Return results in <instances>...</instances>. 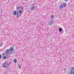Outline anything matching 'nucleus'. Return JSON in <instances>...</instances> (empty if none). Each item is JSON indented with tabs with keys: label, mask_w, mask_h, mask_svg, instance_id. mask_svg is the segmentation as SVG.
<instances>
[{
	"label": "nucleus",
	"mask_w": 74,
	"mask_h": 74,
	"mask_svg": "<svg viewBox=\"0 0 74 74\" xmlns=\"http://www.w3.org/2000/svg\"><path fill=\"white\" fill-rule=\"evenodd\" d=\"M22 11H20V13L18 12H17L15 10L13 12V14L14 15H16L17 18H19L20 16H21L22 15Z\"/></svg>",
	"instance_id": "obj_1"
},
{
	"label": "nucleus",
	"mask_w": 74,
	"mask_h": 74,
	"mask_svg": "<svg viewBox=\"0 0 74 74\" xmlns=\"http://www.w3.org/2000/svg\"><path fill=\"white\" fill-rule=\"evenodd\" d=\"M11 63V62L9 63L7 62H5L4 63H3L2 64V67L3 68H8V66H9V64H10Z\"/></svg>",
	"instance_id": "obj_2"
},
{
	"label": "nucleus",
	"mask_w": 74,
	"mask_h": 74,
	"mask_svg": "<svg viewBox=\"0 0 74 74\" xmlns=\"http://www.w3.org/2000/svg\"><path fill=\"white\" fill-rule=\"evenodd\" d=\"M20 9H22V10H23V7L21 6H18V7H16V11L17 12H18L19 13H20V11H22H22H20Z\"/></svg>",
	"instance_id": "obj_3"
},
{
	"label": "nucleus",
	"mask_w": 74,
	"mask_h": 74,
	"mask_svg": "<svg viewBox=\"0 0 74 74\" xmlns=\"http://www.w3.org/2000/svg\"><path fill=\"white\" fill-rule=\"evenodd\" d=\"M35 8H36V7L34 6H32L31 7V10H33L35 9Z\"/></svg>",
	"instance_id": "obj_4"
},
{
	"label": "nucleus",
	"mask_w": 74,
	"mask_h": 74,
	"mask_svg": "<svg viewBox=\"0 0 74 74\" xmlns=\"http://www.w3.org/2000/svg\"><path fill=\"white\" fill-rule=\"evenodd\" d=\"M4 55L3 56V60H4V59H7V58L6 57V56H5L4 57Z\"/></svg>",
	"instance_id": "obj_5"
},
{
	"label": "nucleus",
	"mask_w": 74,
	"mask_h": 74,
	"mask_svg": "<svg viewBox=\"0 0 74 74\" xmlns=\"http://www.w3.org/2000/svg\"><path fill=\"white\" fill-rule=\"evenodd\" d=\"M71 72L72 71H74V67H73L72 68H71Z\"/></svg>",
	"instance_id": "obj_6"
},
{
	"label": "nucleus",
	"mask_w": 74,
	"mask_h": 74,
	"mask_svg": "<svg viewBox=\"0 0 74 74\" xmlns=\"http://www.w3.org/2000/svg\"><path fill=\"white\" fill-rule=\"evenodd\" d=\"M9 52H10V50H9L8 49L7 51H5V52L6 53H9Z\"/></svg>",
	"instance_id": "obj_7"
},
{
	"label": "nucleus",
	"mask_w": 74,
	"mask_h": 74,
	"mask_svg": "<svg viewBox=\"0 0 74 74\" xmlns=\"http://www.w3.org/2000/svg\"><path fill=\"white\" fill-rule=\"evenodd\" d=\"M62 28H60L59 29V31H60V32H62Z\"/></svg>",
	"instance_id": "obj_8"
},
{
	"label": "nucleus",
	"mask_w": 74,
	"mask_h": 74,
	"mask_svg": "<svg viewBox=\"0 0 74 74\" xmlns=\"http://www.w3.org/2000/svg\"><path fill=\"white\" fill-rule=\"evenodd\" d=\"M14 62L15 63H16L17 62V60H16V59H15L14 60Z\"/></svg>",
	"instance_id": "obj_9"
},
{
	"label": "nucleus",
	"mask_w": 74,
	"mask_h": 74,
	"mask_svg": "<svg viewBox=\"0 0 74 74\" xmlns=\"http://www.w3.org/2000/svg\"><path fill=\"white\" fill-rule=\"evenodd\" d=\"M66 3H63V7H66Z\"/></svg>",
	"instance_id": "obj_10"
},
{
	"label": "nucleus",
	"mask_w": 74,
	"mask_h": 74,
	"mask_svg": "<svg viewBox=\"0 0 74 74\" xmlns=\"http://www.w3.org/2000/svg\"><path fill=\"white\" fill-rule=\"evenodd\" d=\"M63 5H61L60 7V8L61 9H62V8H63Z\"/></svg>",
	"instance_id": "obj_11"
},
{
	"label": "nucleus",
	"mask_w": 74,
	"mask_h": 74,
	"mask_svg": "<svg viewBox=\"0 0 74 74\" xmlns=\"http://www.w3.org/2000/svg\"><path fill=\"white\" fill-rule=\"evenodd\" d=\"M3 45V43L1 42V43L0 44V46L2 47Z\"/></svg>",
	"instance_id": "obj_12"
},
{
	"label": "nucleus",
	"mask_w": 74,
	"mask_h": 74,
	"mask_svg": "<svg viewBox=\"0 0 74 74\" xmlns=\"http://www.w3.org/2000/svg\"><path fill=\"white\" fill-rule=\"evenodd\" d=\"M50 21L51 22V23H53V20L52 19H51Z\"/></svg>",
	"instance_id": "obj_13"
},
{
	"label": "nucleus",
	"mask_w": 74,
	"mask_h": 74,
	"mask_svg": "<svg viewBox=\"0 0 74 74\" xmlns=\"http://www.w3.org/2000/svg\"><path fill=\"white\" fill-rule=\"evenodd\" d=\"M49 25H52V22L51 23L50 22L49 23Z\"/></svg>",
	"instance_id": "obj_14"
},
{
	"label": "nucleus",
	"mask_w": 74,
	"mask_h": 74,
	"mask_svg": "<svg viewBox=\"0 0 74 74\" xmlns=\"http://www.w3.org/2000/svg\"><path fill=\"white\" fill-rule=\"evenodd\" d=\"M18 67H19L20 69H21V66L19 65V64H18Z\"/></svg>",
	"instance_id": "obj_15"
},
{
	"label": "nucleus",
	"mask_w": 74,
	"mask_h": 74,
	"mask_svg": "<svg viewBox=\"0 0 74 74\" xmlns=\"http://www.w3.org/2000/svg\"><path fill=\"white\" fill-rule=\"evenodd\" d=\"M71 74H74V71L71 72Z\"/></svg>",
	"instance_id": "obj_16"
},
{
	"label": "nucleus",
	"mask_w": 74,
	"mask_h": 74,
	"mask_svg": "<svg viewBox=\"0 0 74 74\" xmlns=\"http://www.w3.org/2000/svg\"><path fill=\"white\" fill-rule=\"evenodd\" d=\"M51 18H54V16H53V15H51Z\"/></svg>",
	"instance_id": "obj_17"
},
{
	"label": "nucleus",
	"mask_w": 74,
	"mask_h": 74,
	"mask_svg": "<svg viewBox=\"0 0 74 74\" xmlns=\"http://www.w3.org/2000/svg\"><path fill=\"white\" fill-rule=\"evenodd\" d=\"M10 50H9V51H13V49H12V48H10Z\"/></svg>",
	"instance_id": "obj_18"
},
{
	"label": "nucleus",
	"mask_w": 74,
	"mask_h": 74,
	"mask_svg": "<svg viewBox=\"0 0 74 74\" xmlns=\"http://www.w3.org/2000/svg\"><path fill=\"white\" fill-rule=\"evenodd\" d=\"M1 59V55L0 54V59Z\"/></svg>",
	"instance_id": "obj_19"
},
{
	"label": "nucleus",
	"mask_w": 74,
	"mask_h": 74,
	"mask_svg": "<svg viewBox=\"0 0 74 74\" xmlns=\"http://www.w3.org/2000/svg\"><path fill=\"white\" fill-rule=\"evenodd\" d=\"M65 1L66 2L68 1V0H65Z\"/></svg>",
	"instance_id": "obj_20"
},
{
	"label": "nucleus",
	"mask_w": 74,
	"mask_h": 74,
	"mask_svg": "<svg viewBox=\"0 0 74 74\" xmlns=\"http://www.w3.org/2000/svg\"><path fill=\"white\" fill-rule=\"evenodd\" d=\"M62 31H63V30L62 29Z\"/></svg>",
	"instance_id": "obj_21"
},
{
	"label": "nucleus",
	"mask_w": 74,
	"mask_h": 74,
	"mask_svg": "<svg viewBox=\"0 0 74 74\" xmlns=\"http://www.w3.org/2000/svg\"><path fill=\"white\" fill-rule=\"evenodd\" d=\"M25 0V1H27V0Z\"/></svg>",
	"instance_id": "obj_22"
},
{
	"label": "nucleus",
	"mask_w": 74,
	"mask_h": 74,
	"mask_svg": "<svg viewBox=\"0 0 74 74\" xmlns=\"http://www.w3.org/2000/svg\"><path fill=\"white\" fill-rule=\"evenodd\" d=\"M65 69V70H66V69Z\"/></svg>",
	"instance_id": "obj_23"
},
{
	"label": "nucleus",
	"mask_w": 74,
	"mask_h": 74,
	"mask_svg": "<svg viewBox=\"0 0 74 74\" xmlns=\"http://www.w3.org/2000/svg\"><path fill=\"white\" fill-rule=\"evenodd\" d=\"M11 74H12V73Z\"/></svg>",
	"instance_id": "obj_24"
}]
</instances>
